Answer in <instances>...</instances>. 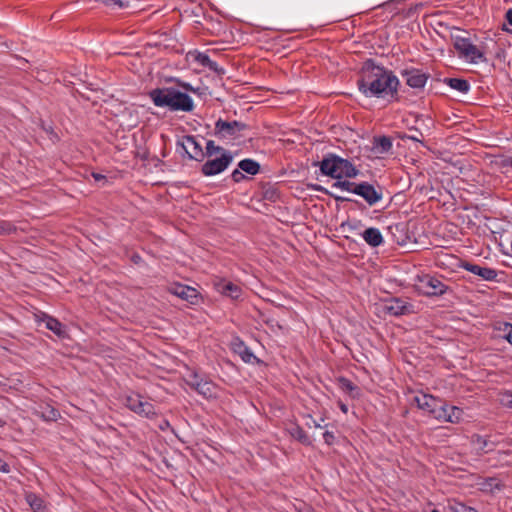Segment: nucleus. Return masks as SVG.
Masks as SVG:
<instances>
[{
	"label": "nucleus",
	"instance_id": "3c124183",
	"mask_svg": "<svg viewBox=\"0 0 512 512\" xmlns=\"http://www.w3.org/2000/svg\"><path fill=\"white\" fill-rule=\"evenodd\" d=\"M316 190L323 191L324 189L322 187H316Z\"/></svg>",
	"mask_w": 512,
	"mask_h": 512
},
{
	"label": "nucleus",
	"instance_id": "ea45409f",
	"mask_svg": "<svg viewBox=\"0 0 512 512\" xmlns=\"http://www.w3.org/2000/svg\"><path fill=\"white\" fill-rule=\"evenodd\" d=\"M104 3L107 5V6H111V5H117L119 6L120 8L124 7L125 4L122 0H104Z\"/></svg>",
	"mask_w": 512,
	"mask_h": 512
},
{
	"label": "nucleus",
	"instance_id": "20e7f679",
	"mask_svg": "<svg viewBox=\"0 0 512 512\" xmlns=\"http://www.w3.org/2000/svg\"><path fill=\"white\" fill-rule=\"evenodd\" d=\"M319 168L323 175L333 179L355 178L359 170L347 159L335 154H328L319 162Z\"/></svg>",
	"mask_w": 512,
	"mask_h": 512
},
{
	"label": "nucleus",
	"instance_id": "7c9ffc66",
	"mask_svg": "<svg viewBox=\"0 0 512 512\" xmlns=\"http://www.w3.org/2000/svg\"><path fill=\"white\" fill-rule=\"evenodd\" d=\"M500 403L503 406H506L508 408H512V393L511 392H504L500 395Z\"/></svg>",
	"mask_w": 512,
	"mask_h": 512
},
{
	"label": "nucleus",
	"instance_id": "9b49d317",
	"mask_svg": "<svg viewBox=\"0 0 512 512\" xmlns=\"http://www.w3.org/2000/svg\"><path fill=\"white\" fill-rule=\"evenodd\" d=\"M419 289L427 296H440L446 292L448 286L436 277L424 275L419 279Z\"/></svg>",
	"mask_w": 512,
	"mask_h": 512
},
{
	"label": "nucleus",
	"instance_id": "473e14b6",
	"mask_svg": "<svg viewBox=\"0 0 512 512\" xmlns=\"http://www.w3.org/2000/svg\"><path fill=\"white\" fill-rule=\"evenodd\" d=\"M405 138L413 141L422 142L423 134L419 130L413 129L410 130V134L406 135Z\"/></svg>",
	"mask_w": 512,
	"mask_h": 512
},
{
	"label": "nucleus",
	"instance_id": "c03bdc74",
	"mask_svg": "<svg viewBox=\"0 0 512 512\" xmlns=\"http://www.w3.org/2000/svg\"><path fill=\"white\" fill-rule=\"evenodd\" d=\"M505 19L507 20V22L512 25V8L507 10L506 14H505Z\"/></svg>",
	"mask_w": 512,
	"mask_h": 512
},
{
	"label": "nucleus",
	"instance_id": "c9c22d12",
	"mask_svg": "<svg viewBox=\"0 0 512 512\" xmlns=\"http://www.w3.org/2000/svg\"><path fill=\"white\" fill-rule=\"evenodd\" d=\"M206 67L214 71L218 75H223L225 73L224 69L222 67H219L215 61H211L210 65H207Z\"/></svg>",
	"mask_w": 512,
	"mask_h": 512
},
{
	"label": "nucleus",
	"instance_id": "2eb2a0df",
	"mask_svg": "<svg viewBox=\"0 0 512 512\" xmlns=\"http://www.w3.org/2000/svg\"><path fill=\"white\" fill-rule=\"evenodd\" d=\"M461 267L486 281H494L498 276V272L495 269L482 267L467 261L463 262Z\"/></svg>",
	"mask_w": 512,
	"mask_h": 512
},
{
	"label": "nucleus",
	"instance_id": "393cba45",
	"mask_svg": "<svg viewBox=\"0 0 512 512\" xmlns=\"http://www.w3.org/2000/svg\"><path fill=\"white\" fill-rule=\"evenodd\" d=\"M445 83H447L452 89H455L461 93H467L470 89V84L460 78H446Z\"/></svg>",
	"mask_w": 512,
	"mask_h": 512
},
{
	"label": "nucleus",
	"instance_id": "72a5a7b5",
	"mask_svg": "<svg viewBox=\"0 0 512 512\" xmlns=\"http://www.w3.org/2000/svg\"><path fill=\"white\" fill-rule=\"evenodd\" d=\"M15 231V227L8 222H0V234H10Z\"/></svg>",
	"mask_w": 512,
	"mask_h": 512
},
{
	"label": "nucleus",
	"instance_id": "4c0bfd02",
	"mask_svg": "<svg viewBox=\"0 0 512 512\" xmlns=\"http://www.w3.org/2000/svg\"><path fill=\"white\" fill-rule=\"evenodd\" d=\"M323 438L327 445H332L335 441V435L331 431H325L323 434Z\"/></svg>",
	"mask_w": 512,
	"mask_h": 512
},
{
	"label": "nucleus",
	"instance_id": "4468645a",
	"mask_svg": "<svg viewBox=\"0 0 512 512\" xmlns=\"http://www.w3.org/2000/svg\"><path fill=\"white\" fill-rule=\"evenodd\" d=\"M408 86L416 89L423 88L428 80V75L419 69H407L402 73Z\"/></svg>",
	"mask_w": 512,
	"mask_h": 512
},
{
	"label": "nucleus",
	"instance_id": "ddd939ff",
	"mask_svg": "<svg viewBox=\"0 0 512 512\" xmlns=\"http://www.w3.org/2000/svg\"><path fill=\"white\" fill-rule=\"evenodd\" d=\"M213 283L216 290L222 295L228 296L232 299H238L241 296V288L231 281L223 278H217Z\"/></svg>",
	"mask_w": 512,
	"mask_h": 512
},
{
	"label": "nucleus",
	"instance_id": "f704fd0d",
	"mask_svg": "<svg viewBox=\"0 0 512 512\" xmlns=\"http://www.w3.org/2000/svg\"><path fill=\"white\" fill-rule=\"evenodd\" d=\"M231 178L234 182L239 183L245 179V175L240 169H235L231 174Z\"/></svg>",
	"mask_w": 512,
	"mask_h": 512
},
{
	"label": "nucleus",
	"instance_id": "f3484780",
	"mask_svg": "<svg viewBox=\"0 0 512 512\" xmlns=\"http://www.w3.org/2000/svg\"><path fill=\"white\" fill-rule=\"evenodd\" d=\"M385 309L392 315L399 316L411 311V305L399 298H393L387 302Z\"/></svg>",
	"mask_w": 512,
	"mask_h": 512
},
{
	"label": "nucleus",
	"instance_id": "9d476101",
	"mask_svg": "<svg viewBox=\"0 0 512 512\" xmlns=\"http://www.w3.org/2000/svg\"><path fill=\"white\" fill-rule=\"evenodd\" d=\"M187 385L205 398L216 396V385L195 372L190 375Z\"/></svg>",
	"mask_w": 512,
	"mask_h": 512
},
{
	"label": "nucleus",
	"instance_id": "09e8293b",
	"mask_svg": "<svg viewBox=\"0 0 512 512\" xmlns=\"http://www.w3.org/2000/svg\"><path fill=\"white\" fill-rule=\"evenodd\" d=\"M43 129L47 132V133H50V134H54V131L53 129L49 126V127H45L43 126Z\"/></svg>",
	"mask_w": 512,
	"mask_h": 512
},
{
	"label": "nucleus",
	"instance_id": "58836bf2",
	"mask_svg": "<svg viewBox=\"0 0 512 512\" xmlns=\"http://www.w3.org/2000/svg\"><path fill=\"white\" fill-rule=\"evenodd\" d=\"M340 382H341L342 388L345 389V390L352 391V390H354L356 388L354 386V384L350 380H348V379L342 378L340 380Z\"/></svg>",
	"mask_w": 512,
	"mask_h": 512
},
{
	"label": "nucleus",
	"instance_id": "dca6fc26",
	"mask_svg": "<svg viewBox=\"0 0 512 512\" xmlns=\"http://www.w3.org/2000/svg\"><path fill=\"white\" fill-rule=\"evenodd\" d=\"M171 293L191 304H196L199 298V294L195 288L181 284L174 286L171 289Z\"/></svg>",
	"mask_w": 512,
	"mask_h": 512
},
{
	"label": "nucleus",
	"instance_id": "aec40b11",
	"mask_svg": "<svg viewBox=\"0 0 512 512\" xmlns=\"http://www.w3.org/2000/svg\"><path fill=\"white\" fill-rule=\"evenodd\" d=\"M471 442L477 448L480 454L488 453L495 447L494 443L478 434L472 435Z\"/></svg>",
	"mask_w": 512,
	"mask_h": 512
},
{
	"label": "nucleus",
	"instance_id": "603ef678",
	"mask_svg": "<svg viewBox=\"0 0 512 512\" xmlns=\"http://www.w3.org/2000/svg\"><path fill=\"white\" fill-rule=\"evenodd\" d=\"M4 425V421L0 419V426Z\"/></svg>",
	"mask_w": 512,
	"mask_h": 512
},
{
	"label": "nucleus",
	"instance_id": "0eeeda50",
	"mask_svg": "<svg viewBox=\"0 0 512 512\" xmlns=\"http://www.w3.org/2000/svg\"><path fill=\"white\" fill-rule=\"evenodd\" d=\"M453 41L454 48L460 57H463L473 63H477L478 60L484 59L483 53L477 48V46L472 44L469 39L455 36Z\"/></svg>",
	"mask_w": 512,
	"mask_h": 512
},
{
	"label": "nucleus",
	"instance_id": "423d86ee",
	"mask_svg": "<svg viewBox=\"0 0 512 512\" xmlns=\"http://www.w3.org/2000/svg\"><path fill=\"white\" fill-rule=\"evenodd\" d=\"M247 128L248 126L243 122L218 119L214 132L219 139H237L243 136V131Z\"/></svg>",
	"mask_w": 512,
	"mask_h": 512
},
{
	"label": "nucleus",
	"instance_id": "412c9836",
	"mask_svg": "<svg viewBox=\"0 0 512 512\" xmlns=\"http://www.w3.org/2000/svg\"><path fill=\"white\" fill-rule=\"evenodd\" d=\"M462 415V409L456 406L450 407L445 403V415L441 418H438V420H444L450 423H458L461 420Z\"/></svg>",
	"mask_w": 512,
	"mask_h": 512
},
{
	"label": "nucleus",
	"instance_id": "864d4df0",
	"mask_svg": "<svg viewBox=\"0 0 512 512\" xmlns=\"http://www.w3.org/2000/svg\"><path fill=\"white\" fill-rule=\"evenodd\" d=\"M431 512H439L437 509H433Z\"/></svg>",
	"mask_w": 512,
	"mask_h": 512
},
{
	"label": "nucleus",
	"instance_id": "8fccbe9b",
	"mask_svg": "<svg viewBox=\"0 0 512 512\" xmlns=\"http://www.w3.org/2000/svg\"><path fill=\"white\" fill-rule=\"evenodd\" d=\"M183 87H184L185 89H190V85H189V84H185V85H183Z\"/></svg>",
	"mask_w": 512,
	"mask_h": 512
},
{
	"label": "nucleus",
	"instance_id": "a211bd4d",
	"mask_svg": "<svg viewBox=\"0 0 512 512\" xmlns=\"http://www.w3.org/2000/svg\"><path fill=\"white\" fill-rule=\"evenodd\" d=\"M41 321L45 323V327L48 330L55 333L58 337L65 338L67 336L64 325L56 318L44 314Z\"/></svg>",
	"mask_w": 512,
	"mask_h": 512
},
{
	"label": "nucleus",
	"instance_id": "5701e85b",
	"mask_svg": "<svg viewBox=\"0 0 512 512\" xmlns=\"http://www.w3.org/2000/svg\"><path fill=\"white\" fill-rule=\"evenodd\" d=\"M26 502L29 504L34 512H44L45 504L42 498L35 493L29 492L26 494Z\"/></svg>",
	"mask_w": 512,
	"mask_h": 512
},
{
	"label": "nucleus",
	"instance_id": "bb28decb",
	"mask_svg": "<svg viewBox=\"0 0 512 512\" xmlns=\"http://www.w3.org/2000/svg\"><path fill=\"white\" fill-rule=\"evenodd\" d=\"M391 147H392V142H391L390 138H388L386 136L375 138V148L377 149L378 152H380V153L387 152L391 149Z\"/></svg>",
	"mask_w": 512,
	"mask_h": 512
},
{
	"label": "nucleus",
	"instance_id": "6ab92c4d",
	"mask_svg": "<svg viewBox=\"0 0 512 512\" xmlns=\"http://www.w3.org/2000/svg\"><path fill=\"white\" fill-rule=\"evenodd\" d=\"M362 236L365 242L372 247H378L383 243V236L377 228L371 227L366 229Z\"/></svg>",
	"mask_w": 512,
	"mask_h": 512
},
{
	"label": "nucleus",
	"instance_id": "c756f323",
	"mask_svg": "<svg viewBox=\"0 0 512 512\" xmlns=\"http://www.w3.org/2000/svg\"><path fill=\"white\" fill-rule=\"evenodd\" d=\"M449 507L452 512H478L476 509L466 506L461 502H455L451 504Z\"/></svg>",
	"mask_w": 512,
	"mask_h": 512
},
{
	"label": "nucleus",
	"instance_id": "7ed1b4c3",
	"mask_svg": "<svg viewBox=\"0 0 512 512\" xmlns=\"http://www.w3.org/2000/svg\"><path fill=\"white\" fill-rule=\"evenodd\" d=\"M207 161L202 165L201 172L205 176H214L222 173L233 161V155L229 150L218 146L214 141L206 143Z\"/></svg>",
	"mask_w": 512,
	"mask_h": 512
},
{
	"label": "nucleus",
	"instance_id": "37998d69",
	"mask_svg": "<svg viewBox=\"0 0 512 512\" xmlns=\"http://www.w3.org/2000/svg\"><path fill=\"white\" fill-rule=\"evenodd\" d=\"M0 471L4 472V473L10 472L9 465L6 462L2 461V460H0Z\"/></svg>",
	"mask_w": 512,
	"mask_h": 512
},
{
	"label": "nucleus",
	"instance_id": "a18cd8bd",
	"mask_svg": "<svg viewBox=\"0 0 512 512\" xmlns=\"http://www.w3.org/2000/svg\"><path fill=\"white\" fill-rule=\"evenodd\" d=\"M93 178L96 180V181H100V180H104L105 179V176L99 174V173H93L92 174Z\"/></svg>",
	"mask_w": 512,
	"mask_h": 512
},
{
	"label": "nucleus",
	"instance_id": "de8ad7c7",
	"mask_svg": "<svg viewBox=\"0 0 512 512\" xmlns=\"http://www.w3.org/2000/svg\"><path fill=\"white\" fill-rule=\"evenodd\" d=\"M339 407H340L341 411H343L344 413H347L348 408L344 403H339Z\"/></svg>",
	"mask_w": 512,
	"mask_h": 512
},
{
	"label": "nucleus",
	"instance_id": "f03ea898",
	"mask_svg": "<svg viewBox=\"0 0 512 512\" xmlns=\"http://www.w3.org/2000/svg\"><path fill=\"white\" fill-rule=\"evenodd\" d=\"M149 97L157 107H167L171 111L191 112L194 109L192 98L173 87L156 88Z\"/></svg>",
	"mask_w": 512,
	"mask_h": 512
},
{
	"label": "nucleus",
	"instance_id": "e433bc0d",
	"mask_svg": "<svg viewBox=\"0 0 512 512\" xmlns=\"http://www.w3.org/2000/svg\"><path fill=\"white\" fill-rule=\"evenodd\" d=\"M505 338L512 345V324L504 323Z\"/></svg>",
	"mask_w": 512,
	"mask_h": 512
},
{
	"label": "nucleus",
	"instance_id": "79ce46f5",
	"mask_svg": "<svg viewBox=\"0 0 512 512\" xmlns=\"http://www.w3.org/2000/svg\"><path fill=\"white\" fill-rule=\"evenodd\" d=\"M422 7V4L419 3V4H415L414 6H411L408 11H407V16H411L413 15L414 13H416L418 11L419 8Z\"/></svg>",
	"mask_w": 512,
	"mask_h": 512
},
{
	"label": "nucleus",
	"instance_id": "a19ab883",
	"mask_svg": "<svg viewBox=\"0 0 512 512\" xmlns=\"http://www.w3.org/2000/svg\"><path fill=\"white\" fill-rule=\"evenodd\" d=\"M307 417L310 420L306 423L307 426L311 427L313 425L315 428H322V425L318 423L311 415H307Z\"/></svg>",
	"mask_w": 512,
	"mask_h": 512
},
{
	"label": "nucleus",
	"instance_id": "39448f33",
	"mask_svg": "<svg viewBox=\"0 0 512 512\" xmlns=\"http://www.w3.org/2000/svg\"><path fill=\"white\" fill-rule=\"evenodd\" d=\"M412 402L437 420L445 415V402L430 394L418 393L413 397Z\"/></svg>",
	"mask_w": 512,
	"mask_h": 512
},
{
	"label": "nucleus",
	"instance_id": "f257e3e1",
	"mask_svg": "<svg viewBox=\"0 0 512 512\" xmlns=\"http://www.w3.org/2000/svg\"><path fill=\"white\" fill-rule=\"evenodd\" d=\"M357 84L359 90L367 97H394L399 80L392 71L376 66L371 60H368L361 69V76Z\"/></svg>",
	"mask_w": 512,
	"mask_h": 512
},
{
	"label": "nucleus",
	"instance_id": "cd10ccee",
	"mask_svg": "<svg viewBox=\"0 0 512 512\" xmlns=\"http://www.w3.org/2000/svg\"><path fill=\"white\" fill-rule=\"evenodd\" d=\"M60 416V413L57 409L51 407V406H46L42 411H41V417L45 420V421H56L58 419V417Z\"/></svg>",
	"mask_w": 512,
	"mask_h": 512
},
{
	"label": "nucleus",
	"instance_id": "1a4fd4ad",
	"mask_svg": "<svg viewBox=\"0 0 512 512\" xmlns=\"http://www.w3.org/2000/svg\"><path fill=\"white\" fill-rule=\"evenodd\" d=\"M177 147H181L190 159L196 161H202L206 156V150L202 149L201 144L192 135L183 136L181 140L177 141Z\"/></svg>",
	"mask_w": 512,
	"mask_h": 512
},
{
	"label": "nucleus",
	"instance_id": "f8f14e48",
	"mask_svg": "<svg viewBox=\"0 0 512 512\" xmlns=\"http://www.w3.org/2000/svg\"><path fill=\"white\" fill-rule=\"evenodd\" d=\"M353 193L361 196L370 206L375 205L382 199V192L375 189L373 185L368 182L358 183L353 188Z\"/></svg>",
	"mask_w": 512,
	"mask_h": 512
},
{
	"label": "nucleus",
	"instance_id": "49530a36",
	"mask_svg": "<svg viewBox=\"0 0 512 512\" xmlns=\"http://www.w3.org/2000/svg\"><path fill=\"white\" fill-rule=\"evenodd\" d=\"M334 197V199L336 201H349L350 199L348 198H345V197H340V196H336V195H332Z\"/></svg>",
	"mask_w": 512,
	"mask_h": 512
},
{
	"label": "nucleus",
	"instance_id": "2f4dec72",
	"mask_svg": "<svg viewBox=\"0 0 512 512\" xmlns=\"http://www.w3.org/2000/svg\"><path fill=\"white\" fill-rule=\"evenodd\" d=\"M195 61L198 62L200 65L206 67L207 65H210V62L212 60L205 53H197V55L195 56Z\"/></svg>",
	"mask_w": 512,
	"mask_h": 512
},
{
	"label": "nucleus",
	"instance_id": "a878e982",
	"mask_svg": "<svg viewBox=\"0 0 512 512\" xmlns=\"http://www.w3.org/2000/svg\"><path fill=\"white\" fill-rule=\"evenodd\" d=\"M235 351L240 355L244 362L250 363L255 358L250 349L245 346L242 342L235 344Z\"/></svg>",
	"mask_w": 512,
	"mask_h": 512
},
{
	"label": "nucleus",
	"instance_id": "6e6552de",
	"mask_svg": "<svg viewBox=\"0 0 512 512\" xmlns=\"http://www.w3.org/2000/svg\"><path fill=\"white\" fill-rule=\"evenodd\" d=\"M125 406L140 416L152 418L156 415L154 406L144 401L139 394L126 396Z\"/></svg>",
	"mask_w": 512,
	"mask_h": 512
},
{
	"label": "nucleus",
	"instance_id": "4be33fe9",
	"mask_svg": "<svg viewBox=\"0 0 512 512\" xmlns=\"http://www.w3.org/2000/svg\"><path fill=\"white\" fill-rule=\"evenodd\" d=\"M287 431L291 435V437L298 440L300 443L307 446L311 445V440L309 436L299 425L292 424L290 427L287 428Z\"/></svg>",
	"mask_w": 512,
	"mask_h": 512
},
{
	"label": "nucleus",
	"instance_id": "c85d7f7f",
	"mask_svg": "<svg viewBox=\"0 0 512 512\" xmlns=\"http://www.w3.org/2000/svg\"><path fill=\"white\" fill-rule=\"evenodd\" d=\"M355 186H357V183L350 182L347 180L341 181L340 179H338V181H336L335 183L332 184L333 188H339L341 190H345V191L352 192V193H353V188H355Z\"/></svg>",
	"mask_w": 512,
	"mask_h": 512
},
{
	"label": "nucleus",
	"instance_id": "b1692460",
	"mask_svg": "<svg viewBox=\"0 0 512 512\" xmlns=\"http://www.w3.org/2000/svg\"><path fill=\"white\" fill-rule=\"evenodd\" d=\"M238 167L241 171L250 174L256 175L260 170V165L253 159H243L239 162Z\"/></svg>",
	"mask_w": 512,
	"mask_h": 512
}]
</instances>
